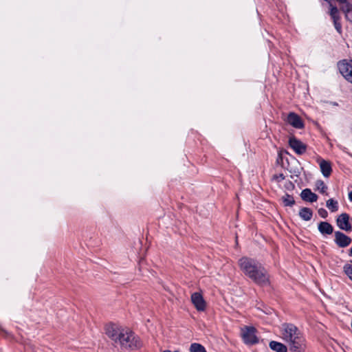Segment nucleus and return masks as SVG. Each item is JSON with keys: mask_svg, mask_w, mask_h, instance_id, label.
Wrapping results in <instances>:
<instances>
[{"mask_svg": "<svg viewBox=\"0 0 352 352\" xmlns=\"http://www.w3.org/2000/svg\"><path fill=\"white\" fill-rule=\"evenodd\" d=\"M241 270L252 281L261 287L270 285V275L267 270L258 261L243 256L239 260Z\"/></svg>", "mask_w": 352, "mask_h": 352, "instance_id": "nucleus-1", "label": "nucleus"}, {"mask_svg": "<svg viewBox=\"0 0 352 352\" xmlns=\"http://www.w3.org/2000/svg\"><path fill=\"white\" fill-rule=\"evenodd\" d=\"M117 344L122 349L131 351L139 349L142 346L139 337L129 329H124Z\"/></svg>", "mask_w": 352, "mask_h": 352, "instance_id": "nucleus-2", "label": "nucleus"}, {"mask_svg": "<svg viewBox=\"0 0 352 352\" xmlns=\"http://www.w3.org/2000/svg\"><path fill=\"white\" fill-rule=\"evenodd\" d=\"M281 332L283 339L289 343L294 338L302 334L298 328L292 323H283L281 326Z\"/></svg>", "mask_w": 352, "mask_h": 352, "instance_id": "nucleus-3", "label": "nucleus"}, {"mask_svg": "<svg viewBox=\"0 0 352 352\" xmlns=\"http://www.w3.org/2000/svg\"><path fill=\"white\" fill-rule=\"evenodd\" d=\"M256 329L252 326H245L241 329V337L243 342L247 345H254L259 342L256 335Z\"/></svg>", "mask_w": 352, "mask_h": 352, "instance_id": "nucleus-4", "label": "nucleus"}, {"mask_svg": "<svg viewBox=\"0 0 352 352\" xmlns=\"http://www.w3.org/2000/svg\"><path fill=\"white\" fill-rule=\"evenodd\" d=\"M124 328L114 323H110L105 326V333L115 343H118Z\"/></svg>", "mask_w": 352, "mask_h": 352, "instance_id": "nucleus-5", "label": "nucleus"}, {"mask_svg": "<svg viewBox=\"0 0 352 352\" xmlns=\"http://www.w3.org/2000/svg\"><path fill=\"white\" fill-rule=\"evenodd\" d=\"M338 67L345 80L352 83V60H340L338 63Z\"/></svg>", "mask_w": 352, "mask_h": 352, "instance_id": "nucleus-6", "label": "nucleus"}, {"mask_svg": "<svg viewBox=\"0 0 352 352\" xmlns=\"http://www.w3.org/2000/svg\"><path fill=\"white\" fill-rule=\"evenodd\" d=\"M288 344L292 352H304L306 348L305 339L302 335L294 338Z\"/></svg>", "mask_w": 352, "mask_h": 352, "instance_id": "nucleus-7", "label": "nucleus"}, {"mask_svg": "<svg viewBox=\"0 0 352 352\" xmlns=\"http://www.w3.org/2000/svg\"><path fill=\"white\" fill-rule=\"evenodd\" d=\"M334 235V242L339 248H346L349 246L352 242V239L350 236L346 235L340 231H336Z\"/></svg>", "mask_w": 352, "mask_h": 352, "instance_id": "nucleus-8", "label": "nucleus"}, {"mask_svg": "<svg viewBox=\"0 0 352 352\" xmlns=\"http://www.w3.org/2000/svg\"><path fill=\"white\" fill-rule=\"evenodd\" d=\"M289 145L298 155H302L307 151V145L295 137L289 138Z\"/></svg>", "mask_w": 352, "mask_h": 352, "instance_id": "nucleus-9", "label": "nucleus"}, {"mask_svg": "<svg viewBox=\"0 0 352 352\" xmlns=\"http://www.w3.org/2000/svg\"><path fill=\"white\" fill-rule=\"evenodd\" d=\"M349 219L350 217L347 213H342L336 219L337 226L341 230L351 232L352 230V226L349 222Z\"/></svg>", "mask_w": 352, "mask_h": 352, "instance_id": "nucleus-10", "label": "nucleus"}, {"mask_svg": "<svg viewBox=\"0 0 352 352\" xmlns=\"http://www.w3.org/2000/svg\"><path fill=\"white\" fill-rule=\"evenodd\" d=\"M287 122L296 129H301L305 126L304 122L301 118L294 112H290L288 114Z\"/></svg>", "mask_w": 352, "mask_h": 352, "instance_id": "nucleus-11", "label": "nucleus"}, {"mask_svg": "<svg viewBox=\"0 0 352 352\" xmlns=\"http://www.w3.org/2000/svg\"><path fill=\"white\" fill-rule=\"evenodd\" d=\"M191 301L199 311H203L206 309V302L200 293L195 292L191 295Z\"/></svg>", "mask_w": 352, "mask_h": 352, "instance_id": "nucleus-12", "label": "nucleus"}, {"mask_svg": "<svg viewBox=\"0 0 352 352\" xmlns=\"http://www.w3.org/2000/svg\"><path fill=\"white\" fill-rule=\"evenodd\" d=\"M300 197L303 201L311 203L316 201L318 199V195L312 192L309 188L302 190L300 193Z\"/></svg>", "mask_w": 352, "mask_h": 352, "instance_id": "nucleus-13", "label": "nucleus"}, {"mask_svg": "<svg viewBox=\"0 0 352 352\" xmlns=\"http://www.w3.org/2000/svg\"><path fill=\"white\" fill-rule=\"evenodd\" d=\"M318 229L323 235H330L333 232V227L331 223L327 221H321L319 223Z\"/></svg>", "mask_w": 352, "mask_h": 352, "instance_id": "nucleus-14", "label": "nucleus"}, {"mask_svg": "<svg viewBox=\"0 0 352 352\" xmlns=\"http://www.w3.org/2000/svg\"><path fill=\"white\" fill-rule=\"evenodd\" d=\"M320 168L324 177H329L331 174L332 168L330 162L321 160L320 162Z\"/></svg>", "mask_w": 352, "mask_h": 352, "instance_id": "nucleus-15", "label": "nucleus"}, {"mask_svg": "<svg viewBox=\"0 0 352 352\" xmlns=\"http://www.w3.org/2000/svg\"><path fill=\"white\" fill-rule=\"evenodd\" d=\"M298 215L301 219L308 221L312 219L313 210L307 207H302L300 209Z\"/></svg>", "mask_w": 352, "mask_h": 352, "instance_id": "nucleus-16", "label": "nucleus"}, {"mask_svg": "<svg viewBox=\"0 0 352 352\" xmlns=\"http://www.w3.org/2000/svg\"><path fill=\"white\" fill-rule=\"evenodd\" d=\"M269 346L272 351L276 352H287V346L279 342L271 341Z\"/></svg>", "mask_w": 352, "mask_h": 352, "instance_id": "nucleus-17", "label": "nucleus"}, {"mask_svg": "<svg viewBox=\"0 0 352 352\" xmlns=\"http://www.w3.org/2000/svg\"><path fill=\"white\" fill-rule=\"evenodd\" d=\"M281 200L284 206H289L292 207L295 204V200L294 197L288 193H286L284 196L281 197Z\"/></svg>", "mask_w": 352, "mask_h": 352, "instance_id": "nucleus-18", "label": "nucleus"}, {"mask_svg": "<svg viewBox=\"0 0 352 352\" xmlns=\"http://www.w3.org/2000/svg\"><path fill=\"white\" fill-rule=\"evenodd\" d=\"M329 6H330L329 14H330L331 18L332 19L333 21H340V16L339 14V10H338V8L335 6H333L332 3H330Z\"/></svg>", "mask_w": 352, "mask_h": 352, "instance_id": "nucleus-19", "label": "nucleus"}, {"mask_svg": "<svg viewBox=\"0 0 352 352\" xmlns=\"http://www.w3.org/2000/svg\"><path fill=\"white\" fill-rule=\"evenodd\" d=\"M326 206L331 212H336L338 210V202L333 199H328Z\"/></svg>", "mask_w": 352, "mask_h": 352, "instance_id": "nucleus-20", "label": "nucleus"}, {"mask_svg": "<svg viewBox=\"0 0 352 352\" xmlns=\"http://www.w3.org/2000/svg\"><path fill=\"white\" fill-rule=\"evenodd\" d=\"M190 352H206L204 346L199 343H192L190 346Z\"/></svg>", "mask_w": 352, "mask_h": 352, "instance_id": "nucleus-21", "label": "nucleus"}, {"mask_svg": "<svg viewBox=\"0 0 352 352\" xmlns=\"http://www.w3.org/2000/svg\"><path fill=\"white\" fill-rule=\"evenodd\" d=\"M343 272L348 276V278L352 281V265L345 264L343 266Z\"/></svg>", "mask_w": 352, "mask_h": 352, "instance_id": "nucleus-22", "label": "nucleus"}, {"mask_svg": "<svg viewBox=\"0 0 352 352\" xmlns=\"http://www.w3.org/2000/svg\"><path fill=\"white\" fill-rule=\"evenodd\" d=\"M317 188L320 190V192L322 194L325 193L327 190V186L322 180H318L316 182Z\"/></svg>", "mask_w": 352, "mask_h": 352, "instance_id": "nucleus-23", "label": "nucleus"}, {"mask_svg": "<svg viewBox=\"0 0 352 352\" xmlns=\"http://www.w3.org/2000/svg\"><path fill=\"white\" fill-rule=\"evenodd\" d=\"M343 4H344V6L341 8V10L344 13V14H346L348 11H351L352 10V5L347 1Z\"/></svg>", "mask_w": 352, "mask_h": 352, "instance_id": "nucleus-24", "label": "nucleus"}, {"mask_svg": "<svg viewBox=\"0 0 352 352\" xmlns=\"http://www.w3.org/2000/svg\"><path fill=\"white\" fill-rule=\"evenodd\" d=\"M318 213L323 219H326L328 217V212L324 208L318 209Z\"/></svg>", "mask_w": 352, "mask_h": 352, "instance_id": "nucleus-25", "label": "nucleus"}, {"mask_svg": "<svg viewBox=\"0 0 352 352\" xmlns=\"http://www.w3.org/2000/svg\"><path fill=\"white\" fill-rule=\"evenodd\" d=\"M333 24H334L335 28L337 30V32L338 33H341L342 32V25H341L340 21H333Z\"/></svg>", "mask_w": 352, "mask_h": 352, "instance_id": "nucleus-26", "label": "nucleus"}, {"mask_svg": "<svg viewBox=\"0 0 352 352\" xmlns=\"http://www.w3.org/2000/svg\"><path fill=\"white\" fill-rule=\"evenodd\" d=\"M345 17L347 21L352 23V10L346 13Z\"/></svg>", "mask_w": 352, "mask_h": 352, "instance_id": "nucleus-27", "label": "nucleus"}, {"mask_svg": "<svg viewBox=\"0 0 352 352\" xmlns=\"http://www.w3.org/2000/svg\"><path fill=\"white\" fill-rule=\"evenodd\" d=\"M274 178L279 182V181L285 179V175L283 173H280L279 175H274Z\"/></svg>", "mask_w": 352, "mask_h": 352, "instance_id": "nucleus-28", "label": "nucleus"}, {"mask_svg": "<svg viewBox=\"0 0 352 352\" xmlns=\"http://www.w3.org/2000/svg\"><path fill=\"white\" fill-rule=\"evenodd\" d=\"M287 189L289 190V189H293L294 188V184L292 182H289L286 185H285Z\"/></svg>", "mask_w": 352, "mask_h": 352, "instance_id": "nucleus-29", "label": "nucleus"}, {"mask_svg": "<svg viewBox=\"0 0 352 352\" xmlns=\"http://www.w3.org/2000/svg\"><path fill=\"white\" fill-rule=\"evenodd\" d=\"M349 199L352 201V190L349 193Z\"/></svg>", "mask_w": 352, "mask_h": 352, "instance_id": "nucleus-30", "label": "nucleus"}, {"mask_svg": "<svg viewBox=\"0 0 352 352\" xmlns=\"http://www.w3.org/2000/svg\"><path fill=\"white\" fill-rule=\"evenodd\" d=\"M349 255L352 257V245H351V248L349 250Z\"/></svg>", "mask_w": 352, "mask_h": 352, "instance_id": "nucleus-31", "label": "nucleus"}, {"mask_svg": "<svg viewBox=\"0 0 352 352\" xmlns=\"http://www.w3.org/2000/svg\"><path fill=\"white\" fill-rule=\"evenodd\" d=\"M164 352H179V351H172L170 350H165V351H164Z\"/></svg>", "mask_w": 352, "mask_h": 352, "instance_id": "nucleus-32", "label": "nucleus"}]
</instances>
